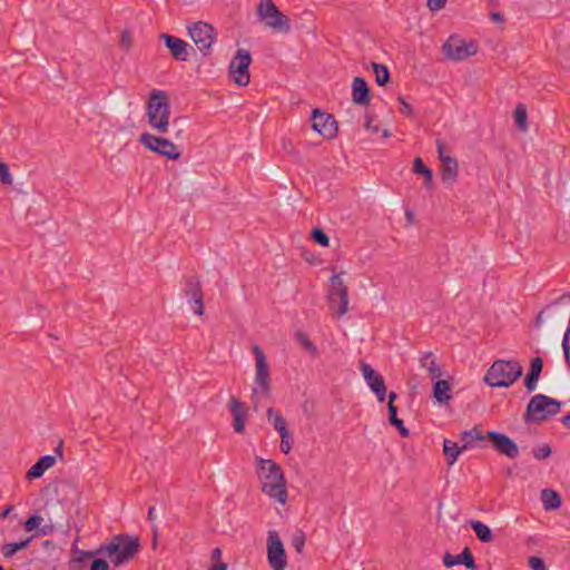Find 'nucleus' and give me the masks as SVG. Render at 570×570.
<instances>
[{
	"label": "nucleus",
	"mask_w": 570,
	"mask_h": 570,
	"mask_svg": "<svg viewBox=\"0 0 570 570\" xmlns=\"http://www.w3.org/2000/svg\"><path fill=\"white\" fill-rule=\"evenodd\" d=\"M220 558H222V550H220V548H215V549L212 551V559H213L214 561H218Z\"/></svg>",
	"instance_id": "6e6d98bb"
},
{
	"label": "nucleus",
	"mask_w": 570,
	"mask_h": 570,
	"mask_svg": "<svg viewBox=\"0 0 570 570\" xmlns=\"http://www.w3.org/2000/svg\"><path fill=\"white\" fill-rule=\"evenodd\" d=\"M281 436V451L285 454L289 453V451L293 448V438L288 432H285V434H279Z\"/></svg>",
	"instance_id": "37998d69"
},
{
	"label": "nucleus",
	"mask_w": 570,
	"mask_h": 570,
	"mask_svg": "<svg viewBox=\"0 0 570 570\" xmlns=\"http://www.w3.org/2000/svg\"><path fill=\"white\" fill-rule=\"evenodd\" d=\"M391 132L387 129L383 130V137H390Z\"/></svg>",
	"instance_id": "338daca9"
},
{
	"label": "nucleus",
	"mask_w": 570,
	"mask_h": 570,
	"mask_svg": "<svg viewBox=\"0 0 570 570\" xmlns=\"http://www.w3.org/2000/svg\"><path fill=\"white\" fill-rule=\"evenodd\" d=\"M527 119H528L527 109L522 104H519L514 110V120H515L518 127L523 131H525L528 129Z\"/></svg>",
	"instance_id": "c9c22d12"
},
{
	"label": "nucleus",
	"mask_w": 570,
	"mask_h": 570,
	"mask_svg": "<svg viewBox=\"0 0 570 570\" xmlns=\"http://www.w3.org/2000/svg\"><path fill=\"white\" fill-rule=\"evenodd\" d=\"M257 468L259 471L265 472L264 478L267 481H282L284 478L281 466L272 460L257 458Z\"/></svg>",
	"instance_id": "4be33fe9"
},
{
	"label": "nucleus",
	"mask_w": 570,
	"mask_h": 570,
	"mask_svg": "<svg viewBox=\"0 0 570 570\" xmlns=\"http://www.w3.org/2000/svg\"><path fill=\"white\" fill-rule=\"evenodd\" d=\"M330 307L338 316H343L347 312L348 298L347 287L340 275L331 277V289L328 292Z\"/></svg>",
	"instance_id": "1a4fd4ad"
},
{
	"label": "nucleus",
	"mask_w": 570,
	"mask_h": 570,
	"mask_svg": "<svg viewBox=\"0 0 570 570\" xmlns=\"http://www.w3.org/2000/svg\"><path fill=\"white\" fill-rule=\"evenodd\" d=\"M560 409L561 403L558 400L544 394H535L530 399L527 405L523 420L525 423L543 422L557 415Z\"/></svg>",
	"instance_id": "7ed1b4c3"
},
{
	"label": "nucleus",
	"mask_w": 570,
	"mask_h": 570,
	"mask_svg": "<svg viewBox=\"0 0 570 570\" xmlns=\"http://www.w3.org/2000/svg\"><path fill=\"white\" fill-rule=\"evenodd\" d=\"M444 149V144L441 140H436V150L441 163H443V159L445 158H452L451 156L445 155Z\"/></svg>",
	"instance_id": "864d4df0"
},
{
	"label": "nucleus",
	"mask_w": 570,
	"mask_h": 570,
	"mask_svg": "<svg viewBox=\"0 0 570 570\" xmlns=\"http://www.w3.org/2000/svg\"><path fill=\"white\" fill-rule=\"evenodd\" d=\"M352 100L360 106H367L371 102V92L367 82L362 77H355L352 82Z\"/></svg>",
	"instance_id": "6ab92c4d"
},
{
	"label": "nucleus",
	"mask_w": 570,
	"mask_h": 570,
	"mask_svg": "<svg viewBox=\"0 0 570 570\" xmlns=\"http://www.w3.org/2000/svg\"><path fill=\"white\" fill-rule=\"evenodd\" d=\"M56 462V458L52 455L41 456L26 473L27 480L39 479L43 473L50 469Z\"/></svg>",
	"instance_id": "b1692460"
},
{
	"label": "nucleus",
	"mask_w": 570,
	"mask_h": 570,
	"mask_svg": "<svg viewBox=\"0 0 570 570\" xmlns=\"http://www.w3.org/2000/svg\"><path fill=\"white\" fill-rule=\"evenodd\" d=\"M413 171L425 177L430 176L431 169L424 165L423 160L420 157H417L415 158L413 164Z\"/></svg>",
	"instance_id": "a18cd8bd"
},
{
	"label": "nucleus",
	"mask_w": 570,
	"mask_h": 570,
	"mask_svg": "<svg viewBox=\"0 0 570 570\" xmlns=\"http://www.w3.org/2000/svg\"><path fill=\"white\" fill-rule=\"evenodd\" d=\"M311 237L316 244H318L323 247H327L330 245L328 236L324 233L323 229H321L318 227H315L312 229Z\"/></svg>",
	"instance_id": "4c0bfd02"
},
{
	"label": "nucleus",
	"mask_w": 570,
	"mask_h": 570,
	"mask_svg": "<svg viewBox=\"0 0 570 570\" xmlns=\"http://www.w3.org/2000/svg\"><path fill=\"white\" fill-rule=\"evenodd\" d=\"M257 14L273 30L282 32L291 30L289 19L278 10L273 0H261L257 7Z\"/></svg>",
	"instance_id": "423d86ee"
},
{
	"label": "nucleus",
	"mask_w": 570,
	"mask_h": 570,
	"mask_svg": "<svg viewBox=\"0 0 570 570\" xmlns=\"http://www.w3.org/2000/svg\"><path fill=\"white\" fill-rule=\"evenodd\" d=\"M252 63L250 52L246 49L239 48L229 63V76L234 82L240 87L249 83V66Z\"/></svg>",
	"instance_id": "0eeeda50"
},
{
	"label": "nucleus",
	"mask_w": 570,
	"mask_h": 570,
	"mask_svg": "<svg viewBox=\"0 0 570 570\" xmlns=\"http://www.w3.org/2000/svg\"><path fill=\"white\" fill-rule=\"evenodd\" d=\"M229 410L233 416V428L235 432L243 433L245 430L247 410L244 403L233 396L229 401Z\"/></svg>",
	"instance_id": "a211bd4d"
},
{
	"label": "nucleus",
	"mask_w": 570,
	"mask_h": 570,
	"mask_svg": "<svg viewBox=\"0 0 570 570\" xmlns=\"http://www.w3.org/2000/svg\"><path fill=\"white\" fill-rule=\"evenodd\" d=\"M267 561L273 570H285L287 559L284 544L275 530L268 531L267 535Z\"/></svg>",
	"instance_id": "6e6552de"
},
{
	"label": "nucleus",
	"mask_w": 570,
	"mask_h": 570,
	"mask_svg": "<svg viewBox=\"0 0 570 570\" xmlns=\"http://www.w3.org/2000/svg\"><path fill=\"white\" fill-rule=\"evenodd\" d=\"M372 68L375 73V80L379 86H385L390 82L391 76L386 66L372 62Z\"/></svg>",
	"instance_id": "473e14b6"
},
{
	"label": "nucleus",
	"mask_w": 570,
	"mask_h": 570,
	"mask_svg": "<svg viewBox=\"0 0 570 570\" xmlns=\"http://www.w3.org/2000/svg\"><path fill=\"white\" fill-rule=\"evenodd\" d=\"M30 541H31V538H27L26 540H22L19 542L6 543L2 548V553L7 558L12 557L19 550L27 548Z\"/></svg>",
	"instance_id": "f704fd0d"
},
{
	"label": "nucleus",
	"mask_w": 570,
	"mask_h": 570,
	"mask_svg": "<svg viewBox=\"0 0 570 570\" xmlns=\"http://www.w3.org/2000/svg\"><path fill=\"white\" fill-rule=\"evenodd\" d=\"M360 371L366 384L377 397V401L380 403H383L386 397V385L383 376L380 373L375 372L372 368V366L367 364L365 361L360 362Z\"/></svg>",
	"instance_id": "ddd939ff"
},
{
	"label": "nucleus",
	"mask_w": 570,
	"mask_h": 570,
	"mask_svg": "<svg viewBox=\"0 0 570 570\" xmlns=\"http://www.w3.org/2000/svg\"><path fill=\"white\" fill-rule=\"evenodd\" d=\"M395 399H396V393L395 392H390V394H389V403H387V411L391 410V405H394Z\"/></svg>",
	"instance_id": "13d9d810"
},
{
	"label": "nucleus",
	"mask_w": 570,
	"mask_h": 570,
	"mask_svg": "<svg viewBox=\"0 0 570 570\" xmlns=\"http://www.w3.org/2000/svg\"><path fill=\"white\" fill-rule=\"evenodd\" d=\"M541 315H542V313H540V314L538 315V322H540V321H541Z\"/></svg>",
	"instance_id": "774afa93"
},
{
	"label": "nucleus",
	"mask_w": 570,
	"mask_h": 570,
	"mask_svg": "<svg viewBox=\"0 0 570 570\" xmlns=\"http://www.w3.org/2000/svg\"><path fill=\"white\" fill-rule=\"evenodd\" d=\"M543 368V361L541 357H533L531 360L530 368L524 379V386L529 393L537 389V383Z\"/></svg>",
	"instance_id": "5701e85b"
},
{
	"label": "nucleus",
	"mask_w": 570,
	"mask_h": 570,
	"mask_svg": "<svg viewBox=\"0 0 570 570\" xmlns=\"http://www.w3.org/2000/svg\"><path fill=\"white\" fill-rule=\"evenodd\" d=\"M476 46L462 39L450 37L443 45L444 55L454 61L464 60L476 53Z\"/></svg>",
	"instance_id": "9b49d317"
},
{
	"label": "nucleus",
	"mask_w": 570,
	"mask_h": 570,
	"mask_svg": "<svg viewBox=\"0 0 570 570\" xmlns=\"http://www.w3.org/2000/svg\"><path fill=\"white\" fill-rule=\"evenodd\" d=\"M471 528L481 542H490L493 539L491 529L481 521H472Z\"/></svg>",
	"instance_id": "2f4dec72"
},
{
	"label": "nucleus",
	"mask_w": 570,
	"mask_h": 570,
	"mask_svg": "<svg viewBox=\"0 0 570 570\" xmlns=\"http://www.w3.org/2000/svg\"><path fill=\"white\" fill-rule=\"evenodd\" d=\"M62 446L63 442L60 440L57 448L55 449V452L61 458L62 456Z\"/></svg>",
	"instance_id": "680f3d73"
},
{
	"label": "nucleus",
	"mask_w": 570,
	"mask_h": 570,
	"mask_svg": "<svg viewBox=\"0 0 570 570\" xmlns=\"http://www.w3.org/2000/svg\"><path fill=\"white\" fill-rule=\"evenodd\" d=\"M491 19L493 21H497V22H503L504 21V18H503V16L500 12H492L491 13Z\"/></svg>",
	"instance_id": "4d7b16f0"
},
{
	"label": "nucleus",
	"mask_w": 570,
	"mask_h": 570,
	"mask_svg": "<svg viewBox=\"0 0 570 570\" xmlns=\"http://www.w3.org/2000/svg\"><path fill=\"white\" fill-rule=\"evenodd\" d=\"M145 148H148L154 153L163 155L168 159H178L181 155L177 145H175L170 140L163 137H156L147 132H145Z\"/></svg>",
	"instance_id": "4468645a"
},
{
	"label": "nucleus",
	"mask_w": 570,
	"mask_h": 570,
	"mask_svg": "<svg viewBox=\"0 0 570 570\" xmlns=\"http://www.w3.org/2000/svg\"><path fill=\"white\" fill-rule=\"evenodd\" d=\"M397 407L395 405H391V410L389 411V421L391 425L395 426L401 436L407 438L410 434V431L407 428L404 426V423L401 419L397 417Z\"/></svg>",
	"instance_id": "72a5a7b5"
},
{
	"label": "nucleus",
	"mask_w": 570,
	"mask_h": 570,
	"mask_svg": "<svg viewBox=\"0 0 570 570\" xmlns=\"http://www.w3.org/2000/svg\"><path fill=\"white\" fill-rule=\"evenodd\" d=\"M541 500L546 510L551 511L560 507V495L551 489H543L541 491Z\"/></svg>",
	"instance_id": "c85d7f7f"
},
{
	"label": "nucleus",
	"mask_w": 570,
	"mask_h": 570,
	"mask_svg": "<svg viewBox=\"0 0 570 570\" xmlns=\"http://www.w3.org/2000/svg\"><path fill=\"white\" fill-rule=\"evenodd\" d=\"M184 293L194 313L196 315H203L204 302L202 294V285L196 276H189L185 278Z\"/></svg>",
	"instance_id": "2eb2a0df"
},
{
	"label": "nucleus",
	"mask_w": 570,
	"mask_h": 570,
	"mask_svg": "<svg viewBox=\"0 0 570 570\" xmlns=\"http://www.w3.org/2000/svg\"><path fill=\"white\" fill-rule=\"evenodd\" d=\"M226 569H227L226 563L218 562V563L214 564L210 570H226Z\"/></svg>",
	"instance_id": "052dcab7"
},
{
	"label": "nucleus",
	"mask_w": 570,
	"mask_h": 570,
	"mask_svg": "<svg viewBox=\"0 0 570 570\" xmlns=\"http://www.w3.org/2000/svg\"><path fill=\"white\" fill-rule=\"evenodd\" d=\"M188 33L199 51L208 55L216 37L214 27L207 22L198 21L188 28Z\"/></svg>",
	"instance_id": "9d476101"
},
{
	"label": "nucleus",
	"mask_w": 570,
	"mask_h": 570,
	"mask_svg": "<svg viewBox=\"0 0 570 570\" xmlns=\"http://www.w3.org/2000/svg\"><path fill=\"white\" fill-rule=\"evenodd\" d=\"M445 2L446 0H428L426 6L431 11H438L444 7Z\"/></svg>",
	"instance_id": "603ef678"
},
{
	"label": "nucleus",
	"mask_w": 570,
	"mask_h": 570,
	"mask_svg": "<svg viewBox=\"0 0 570 570\" xmlns=\"http://www.w3.org/2000/svg\"><path fill=\"white\" fill-rule=\"evenodd\" d=\"M523 374L522 365L514 360H497L487 371L483 381L491 387H510Z\"/></svg>",
	"instance_id": "f257e3e1"
},
{
	"label": "nucleus",
	"mask_w": 570,
	"mask_h": 570,
	"mask_svg": "<svg viewBox=\"0 0 570 570\" xmlns=\"http://www.w3.org/2000/svg\"><path fill=\"white\" fill-rule=\"evenodd\" d=\"M462 435H463V438H470L472 440H479V441H483L487 439V436L482 435V433L475 428L470 431H464Z\"/></svg>",
	"instance_id": "09e8293b"
},
{
	"label": "nucleus",
	"mask_w": 570,
	"mask_h": 570,
	"mask_svg": "<svg viewBox=\"0 0 570 570\" xmlns=\"http://www.w3.org/2000/svg\"><path fill=\"white\" fill-rule=\"evenodd\" d=\"M90 570H109V568L106 560L96 558L91 562Z\"/></svg>",
	"instance_id": "8fccbe9b"
},
{
	"label": "nucleus",
	"mask_w": 570,
	"mask_h": 570,
	"mask_svg": "<svg viewBox=\"0 0 570 570\" xmlns=\"http://www.w3.org/2000/svg\"><path fill=\"white\" fill-rule=\"evenodd\" d=\"M399 101L402 105V108L400 109L401 114L405 115L406 117L413 116V108L410 104H407L403 97H399Z\"/></svg>",
	"instance_id": "3c124183"
},
{
	"label": "nucleus",
	"mask_w": 570,
	"mask_h": 570,
	"mask_svg": "<svg viewBox=\"0 0 570 570\" xmlns=\"http://www.w3.org/2000/svg\"><path fill=\"white\" fill-rule=\"evenodd\" d=\"M147 519L151 524V531H153V540H151V547L153 549H156L158 543V528L156 525V508L150 507L148 509Z\"/></svg>",
	"instance_id": "e433bc0d"
},
{
	"label": "nucleus",
	"mask_w": 570,
	"mask_h": 570,
	"mask_svg": "<svg viewBox=\"0 0 570 570\" xmlns=\"http://www.w3.org/2000/svg\"><path fill=\"white\" fill-rule=\"evenodd\" d=\"M443 564L446 568H452L458 564L465 566L468 569H471V570H475V568H476L473 554L468 547H465L462 550V552L458 556H453V554L446 552L443 556Z\"/></svg>",
	"instance_id": "aec40b11"
},
{
	"label": "nucleus",
	"mask_w": 570,
	"mask_h": 570,
	"mask_svg": "<svg viewBox=\"0 0 570 570\" xmlns=\"http://www.w3.org/2000/svg\"><path fill=\"white\" fill-rule=\"evenodd\" d=\"M529 566L532 570H547L543 559L539 557H530Z\"/></svg>",
	"instance_id": "49530a36"
},
{
	"label": "nucleus",
	"mask_w": 570,
	"mask_h": 570,
	"mask_svg": "<svg viewBox=\"0 0 570 570\" xmlns=\"http://www.w3.org/2000/svg\"><path fill=\"white\" fill-rule=\"evenodd\" d=\"M306 541L305 533L302 530H297L292 538V547L301 553L304 549Z\"/></svg>",
	"instance_id": "a19ab883"
},
{
	"label": "nucleus",
	"mask_w": 570,
	"mask_h": 570,
	"mask_svg": "<svg viewBox=\"0 0 570 570\" xmlns=\"http://www.w3.org/2000/svg\"><path fill=\"white\" fill-rule=\"evenodd\" d=\"M312 128L325 139H333L337 135V122L333 115L314 109L311 117Z\"/></svg>",
	"instance_id": "f8f14e48"
},
{
	"label": "nucleus",
	"mask_w": 570,
	"mask_h": 570,
	"mask_svg": "<svg viewBox=\"0 0 570 570\" xmlns=\"http://www.w3.org/2000/svg\"><path fill=\"white\" fill-rule=\"evenodd\" d=\"M371 122H372V118L370 116H366L365 128L367 130H371L372 132L376 134L379 131V127L371 125Z\"/></svg>",
	"instance_id": "5fc2aeb1"
},
{
	"label": "nucleus",
	"mask_w": 570,
	"mask_h": 570,
	"mask_svg": "<svg viewBox=\"0 0 570 570\" xmlns=\"http://www.w3.org/2000/svg\"><path fill=\"white\" fill-rule=\"evenodd\" d=\"M253 353L256 360V373H255V385L253 387V400L258 394L268 396L271 392V371L269 365L266 361V356L258 345L253 346Z\"/></svg>",
	"instance_id": "39448f33"
},
{
	"label": "nucleus",
	"mask_w": 570,
	"mask_h": 570,
	"mask_svg": "<svg viewBox=\"0 0 570 570\" xmlns=\"http://www.w3.org/2000/svg\"><path fill=\"white\" fill-rule=\"evenodd\" d=\"M72 551L76 554L72 559V562L76 564H79V567L77 569L81 570L82 569L81 564L85 563L87 559L104 553V547H100L99 549L94 550V551H83V550H79L78 548L73 547Z\"/></svg>",
	"instance_id": "7c9ffc66"
},
{
	"label": "nucleus",
	"mask_w": 570,
	"mask_h": 570,
	"mask_svg": "<svg viewBox=\"0 0 570 570\" xmlns=\"http://www.w3.org/2000/svg\"><path fill=\"white\" fill-rule=\"evenodd\" d=\"M450 390L448 381L438 380L433 385V396L440 403L448 402L451 399Z\"/></svg>",
	"instance_id": "c756f323"
},
{
	"label": "nucleus",
	"mask_w": 570,
	"mask_h": 570,
	"mask_svg": "<svg viewBox=\"0 0 570 570\" xmlns=\"http://www.w3.org/2000/svg\"><path fill=\"white\" fill-rule=\"evenodd\" d=\"M41 521H42V518L40 515H38V514L30 515L26 520L23 528L28 532L33 531L36 528H38L40 525Z\"/></svg>",
	"instance_id": "c03bdc74"
},
{
	"label": "nucleus",
	"mask_w": 570,
	"mask_h": 570,
	"mask_svg": "<svg viewBox=\"0 0 570 570\" xmlns=\"http://www.w3.org/2000/svg\"><path fill=\"white\" fill-rule=\"evenodd\" d=\"M459 165L455 158L443 159L441 176L444 183L452 185L458 178Z\"/></svg>",
	"instance_id": "393cba45"
},
{
	"label": "nucleus",
	"mask_w": 570,
	"mask_h": 570,
	"mask_svg": "<svg viewBox=\"0 0 570 570\" xmlns=\"http://www.w3.org/2000/svg\"><path fill=\"white\" fill-rule=\"evenodd\" d=\"M159 37L164 40L165 46L177 61H187L189 59V52L194 51L193 47L180 38L167 33H161Z\"/></svg>",
	"instance_id": "f3484780"
},
{
	"label": "nucleus",
	"mask_w": 570,
	"mask_h": 570,
	"mask_svg": "<svg viewBox=\"0 0 570 570\" xmlns=\"http://www.w3.org/2000/svg\"><path fill=\"white\" fill-rule=\"evenodd\" d=\"M131 45H132V37H131V33L128 31V30H124L121 32V38H120V46L125 49V50H129L131 48Z\"/></svg>",
	"instance_id": "de8ad7c7"
},
{
	"label": "nucleus",
	"mask_w": 570,
	"mask_h": 570,
	"mask_svg": "<svg viewBox=\"0 0 570 570\" xmlns=\"http://www.w3.org/2000/svg\"><path fill=\"white\" fill-rule=\"evenodd\" d=\"M169 114L170 106L167 92L154 89L148 99V122L157 132L165 134L169 126Z\"/></svg>",
	"instance_id": "f03ea898"
},
{
	"label": "nucleus",
	"mask_w": 570,
	"mask_h": 570,
	"mask_svg": "<svg viewBox=\"0 0 570 570\" xmlns=\"http://www.w3.org/2000/svg\"><path fill=\"white\" fill-rule=\"evenodd\" d=\"M413 217H414V215H413L412 212H406V218H407L409 222H412Z\"/></svg>",
	"instance_id": "0e129e2a"
},
{
	"label": "nucleus",
	"mask_w": 570,
	"mask_h": 570,
	"mask_svg": "<svg viewBox=\"0 0 570 570\" xmlns=\"http://www.w3.org/2000/svg\"><path fill=\"white\" fill-rule=\"evenodd\" d=\"M424 178H425V185H426V187H431V185H432V179H433V173H432V170L430 171V176H425Z\"/></svg>",
	"instance_id": "e2e57ef3"
},
{
	"label": "nucleus",
	"mask_w": 570,
	"mask_h": 570,
	"mask_svg": "<svg viewBox=\"0 0 570 570\" xmlns=\"http://www.w3.org/2000/svg\"><path fill=\"white\" fill-rule=\"evenodd\" d=\"M10 510H11V508L6 509V510L2 512L1 517H2V518H6V517L9 514Z\"/></svg>",
	"instance_id": "69168bd1"
},
{
	"label": "nucleus",
	"mask_w": 570,
	"mask_h": 570,
	"mask_svg": "<svg viewBox=\"0 0 570 570\" xmlns=\"http://www.w3.org/2000/svg\"><path fill=\"white\" fill-rule=\"evenodd\" d=\"M139 540L131 539L128 535H117L112 541L104 547V553L111 563L120 566L128 562L137 552Z\"/></svg>",
	"instance_id": "20e7f679"
},
{
	"label": "nucleus",
	"mask_w": 570,
	"mask_h": 570,
	"mask_svg": "<svg viewBox=\"0 0 570 570\" xmlns=\"http://www.w3.org/2000/svg\"><path fill=\"white\" fill-rule=\"evenodd\" d=\"M561 422L566 428L570 429V412L562 416Z\"/></svg>",
	"instance_id": "bf43d9fd"
},
{
	"label": "nucleus",
	"mask_w": 570,
	"mask_h": 570,
	"mask_svg": "<svg viewBox=\"0 0 570 570\" xmlns=\"http://www.w3.org/2000/svg\"><path fill=\"white\" fill-rule=\"evenodd\" d=\"M297 338H298L299 343L302 344V346L307 352H309L313 356H315L317 354V347L308 340V337L305 334L298 333Z\"/></svg>",
	"instance_id": "79ce46f5"
},
{
	"label": "nucleus",
	"mask_w": 570,
	"mask_h": 570,
	"mask_svg": "<svg viewBox=\"0 0 570 570\" xmlns=\"http://www.w3.org/2000/svg\"><path fill=\"white\" fill-rule=\"evenodd\" d=\"M487 439L493 444V448L500 453L510 459H515L519 455V448L513 440L503 433L489 431Z\"/></svg>",
	"instance_id": "dca6fc26"
},
{
	"label": "nucleus",
	"mask_w": 570,
	"mask_h": 570,
	"mask_svg": "<svg viewBox=\"0 0 570 570\" xmlns=\"http://www.w3.org/2000/svg\"><path fill=\"white\" fill-rule=\"evenodd\" d=\"M465 448V444L462 448H460L456 442L445 439L443 442V453L445 455L446 463L449 465H453L458 460L459 454Z\"/></svg>",
	"instance_id": "bb28decb"
},
{
	"label": "nucleus",
	"mask_w": 570,
	"mask_h": 570,
	"mask_svg": "<svg viewBox=\"0 0 570 570\" xmlns=\"http://www.w3.org/2000/svg\"><path fill=\"white\" fill-rule=\"evenodd\" d=\"M266 415L269 423L273 424L274 429L279 434H285V432H288L286 421L277 410H275L274 407H268L266 411Z\"/></svg>",
	"instance_id": "cd10ccee"
},
{
	"label": "nucleus",
	"mask_w": 570,
	"mask_h": 570,
	"mask_svg": "<svg viewBox=\"0 0 570 570\" xmlns=\"http://www.w3.org/2000/svg\"><path fill=\"white\" fill-rule=\"evenodd\" d=\"M262 490L268 497L275 499L281 504H285L287 500V491L285 487V480L282 481H265Z\"/></svg>",
	"instance_id": "412c9836"
},
{
	"label": "nucleus",
	"mask_w": 570,
	"mask_h": 570,
	"mask_svg": "<svg viewBox=\"0 0 570 570\" xmlns=\"http://www.w3.org/2000/svg\"><path fill=\"white\" fill-rule=\"evenodd\" d=\"M552 453V449L549 444H541L532 449V454L537 460H546Z\"/></svg>",
	"instance_id": "58836bf2"
},
{
	"label": "nucleus",
	"mask_w": 570,
	"mask_h": 570,
	"mask_svg": "<svg viewBox=\"0 0 570 570\" xmlns=\"http://www.w3.org/2000/svg\"><path fill=\"white\" fill-rule=\"evenodd\" d=\"M13 183V177L9 170V166L0 161V185L10 186Z\"/></svg>",
	"instance_id": "ea45409f"
},
{
	"label": "nucleus",
	"mask_w": 570,
	"mask_h": 570,
	"mask_svg": "<svg viewBox=\"0 0 570 570\" xmlns=\"http://www.w3.org/2000/svg\"><path fill=\"white\" fill-rule=\"evenodd\" d=\"M421 366L425 367L429 372L431 380H436L442 375L440 366L436 364L435 357L432 352H425L421 360Z\"/></svg>",
	"instance_id": "a878e982"
}]
</instances>
